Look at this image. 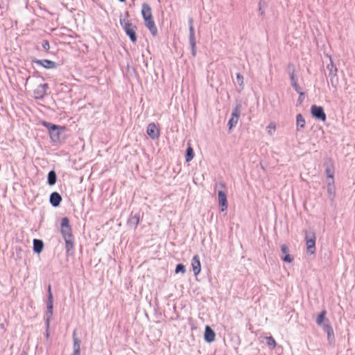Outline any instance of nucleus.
<instances>
[{"label": "nucleus", "mask_w": 355, "mask_h": 355, "mask_svg": "<svg viewBox=\"0 0 355 355\" xmlns=\"http://www.w3.org/2000/svg\"><path fill=\"white\" fill-rule=\"evenodd\" d=\"M130 17V14L128 11L125 13V17H123L121 15L119 17L120 25L123 27L126 35L129 37L130 40L133 43L136 44L137 42V35L136 31L137 27L132 24L130 20L127 19Z\"/></svg>", "instance_id": "nucleus-1"}, {"label": "nucleus", "mask_w": 355, "mask_h": 355, "mask_svg": "<svg viewBox=\"0 0 355 355\" xmlns=\"http://www.w3.org/2000/svg\"><path fill=\"white\" fill-rule=\"evenodd\" d=\"M60 232L65 241L66 249L67 252H69L73 248L74 242L72 230L69 225V220L67 217L62 219Z\"/></svg>", "instance_id": "nucleus-2"}, {"label": "nucleus", "mask_w": 355, "mask_h": 355, "mask_svg": "<svg viewBox=\"0 0 355 355\" xmlns=\"http://www.w3.org/2000/svg\"><path fill=\"white\" fill-rule=\"evenodd\" d=\"M42 124L48 128L50 138L53 142H58L60 139V134L61 131L64 130L63 127L58 126L57 125H54L46 121H43Z\"/></svg>", "instance_id": "nucleus-3"}, {"label": "nucleus", "mask_w": 355, "mask_h": 355, "mask_svg": "<svg viewBox=\"0 0 355 355\" xmlns=\"http://www.w3.org/2000/svg\"><path fill=\"white\" fill-rule=\"evenodd\" d=\"M189 23V44L191 46V55L193 57H196L197 54V49H196V37H195V31L193 27V19L192 17H189L188 20Z\"/></svg>", "instance_id": "nucleus-4"}, {"label": "nucleus", "mask_w": 355, "mask_h": 355, "mask_svg": "<svg viewBox=\"0 0 355 355\" xmlns=\"http://www.w3.org/2000/svg\"><path fill=\"white\" fill-rule=\"evenodd\" d=\"M49 87L47 83L40 84L36 89L33 90L34 98L37 102L42 104L40 101H43V98L46 95L47 90Z\"/></svg>", "instance_id": "nucleus-5"}, {"label": "nucleus", "mask_w": 355, "mask_h": 355, "mask_svg": "<svg viewBox=\"0 0 355 355\" xmlns=\"http://www.w3.org/2000/svg\"><path fill=\"white\" fill-rule=\"evenodd\" d=\"M31 60L32 62L35 63L46 69H55L59 65L55 62L48 59L39 60L35 57H31Z\"/></svg>", "instance_id": "nucleus-6"}, {"label": "nucleus", "mask_w": 355, "mask_h": 355, "mask_svg": "<svg viewBox=\"0 0 355 355\" xmlns=\"http://www.w3.org/2000/svg\"><path fill=\"white\" fill-rule=\"evenodd\" d=\"M315 235L314 233L306 234V245L309 253L313 254L315 251Z\"/></svg>", "instance_id": "nucleus-7"}, {"label": "nucleus", "mask_w": 355, "mask_h": 355, "mask_svg": "<svg viewBox=\"0 0 355 355\" xmlns=\"http://www.w3.org/2000/svg\"><path fill=\"white\" fill-rule=\"evenodd\" d=\"M144 24L149 30L153 37H156L158 34L157 28L153 19V17L144 19Z\"/></svg>", "instance_id": "nucleus-8"}, {"label": "nucleus", "mask_w": 355, "mask_h": 355, "mask_svg": "<svg viewBox=\"0 0 355 355\" xmlns=\"http://www.w3.org/2000/svg\"><path fill=\"white\" fill-rule=\"evenodd\" d=\"M146 132L153 139H158L159 137V130L154 123H151L148 125Z\"/></svg>", "instance_id": "nucleus-9"}, {"label": "nucleus", "mask_w": 355, "mask_h": 355, "mask_svg": "<svg viewBox=\"0 0 355 355\" xmlns=\"http://www.w3.org/2000/svg\"><path fill=\"white\" fill-rule=\"evenodd\" d=\"M191 266L195 275H198L201 271V264L199 257L195 255L191 261Z\"/></svg>", "instance_id": "nucleus-10"}, {"label": "nucleus", "mask_w": 355, "mask_h": 355, "mask_svg": "<svg viewBox=\"0 0 355 355\" xmlns=\"http://www.w3.org/2000/svg\"><path fill=\"white\" fill-rule=\"evenodd\" d=\"M218 203L221 207V211H224L227 209V200L226 194L222 191H218Z\"/></svg>", "instance_id": "nucleus-11"}, {"label": "nucleus", "mask_w": 355, "mask_h": 355, "mask_svg": "<svg viewBox=\"0 0 355 355\" xmlns=\"http://www.w3.org/2000/svg\"><path fill=\"white\" fill-rule=\"evenodd\" d=\"M141 13L143 19L153 17L152 9L148 3H142Z\"/></svg>", "instance_id": "nucleus-12"}, {"label": "nucleus", "mask_w": 355, "mask_h": 355, "mask_svg": "<svg viewBox=\"0 0 355 355\" xmlns=\"http://www.w3.org/2000/svg\"><path fill=\"white\" fill-rule=\"evenodd\" d=\"M281 250L284 256L282 257V260L287 263H291L293 260V258L289 254V250L286 245H281Z\"/></svg>", "instance_id": "nucleus-13"}, {"label": "nucleus", "mask_w": 355, "mask_h": 355, "mask_svg": "<svg viewBox=\"0 0 355 355\" xmlns=\"http://www.w3.org/2000/svg\"><path fill=\"white\" fill-rule=\"evenodd\" d=\"M205 339L209 343L213 342L215 340V333L209 326H207L205 328Z\"/></svg>", "instance_id": "nucleus-14"}, {"label": "nucleus", "mask_w": 355, "mask_h": 355, "mask_svg": "<svg viewBox=\"0 0 355 355\" xmlns=\"http://www.w3.org/2000/svg\"><path fill=\"white\" fill-rule=\"evenodd\" d=\"M329 58V63L327 64V69L329 71L328 76H331L337 74L338 69L336 66L334 64L331 57Z\"/></svg>", "instance_id": "nucleus-15"}, {"label": "nucleus", "mask_w": 355, "mask_h": 355, "mask_svg": "<svg viewBox=\"0 0 355 355\" xmlns=\"http://www.w3.org/2000/svg\"><path fill=\"white\" fill-rule=\"evenodd\" d=\"M61 200L62 197L58 193L53 192L51 194L50 202L53 206L58 207L60 205Z\"/></svg>", "instance_id": "nucleus-16"}, {"label": "nucleus", "mask_w": 355, "mask_h": 355, "mask_svg": "<svg viewBox=\"0 0 355 355\" xmlns=\"http://www.w3.org/2000/svg\"><path fill=\"white\" fill-rule=\"evenodd\" d=\"M140 218L138 214L130 215L128 220V225L132 226L134 229H136L139 224Z\"/></svg>", "instance_id": "nucleus-17"}, {"label": "nucleus", "mask_w": 355, "mask_h": 355, "mask_svg": "<svg viewBox=\"0 0 355 355\" xmlns=\"http://www.w3.org/2000/svg\"><path fill=\"white\" fill-rule=\"evenodd\" d=\"M44 248V243L42 241L39 239L33 240V250L37 253H40Z\"/></svg>", "instance_id": "nucleus-18"}, {"label": "nucleus", "mask_w": 355, "mask_h": 355, "mask_svg": "<svg viewBox=\"0 0 355 355\" xmlns=\"http://www.w3.org/2000/svg\"><path fill=\"white\" fill-rule=\"evenodd\" d=\"M330 165L327 166L325 169V173L329 178L331 179V180H334V164L331 162V160H329Z\"/></svg>", "instance_id": "nucleus-19"}, {"label": "nucleus", "mask_w": 355, "mask_h": 355, "mask_svg": "<svg viewBox=\"0 0 355 355\" xmlns=\"http://www.w3.org/2000/svg\"><path fill=\"white\" fill-rule=\"evenodd\" d=\"M239 116L237 114V112H233L231 119L229 120L228 125L230 129H232L233 127H234L239 121Z\"/></svg>", "instance_id": "nucleus-20"}, {"label": "nucleus", "mask_w": 355, "mask_h": 355, "mask_svg": "<svg viewBox=\"0 0 355 355\" xmlns=\"http://www.w3.org/2000/svg\"><path fill=\"white\" fill-rule=\"evenodd\" d=\"M194 157V153L193 150L191 146V144H189V146L187 149V153H186V162H189L191 161Z\"/></svg>", "instance_id": "nucleus-21"}, {"label": "nucleus", "mask_w": 355, "mask_h": 355, "mask_svg": "<svg viewBox=\"0 0 355 355\" xmlns=\"http://www.w3.org/2000/svg\"><path fill=\"white\" fill-rule=\"evenodd\" d=\"M329 77L330 83H331L332 87H334L335 90H337L338 84H339V80H338V75L336 74V75L329 76Z\"/></svg>", "instance_id": "nucleus-22"}, {"label": "nucleus", "mask_w": 355, "mask_h": 355, "mask_svg": "<svg viewBox=\"0 0 355 355\" xmlns=\"http://www.w3.org/2000/svg\"><path fill=\"white\" fill-rule=\"evenodd\" d=\"M57 176L55 171H51L48 174V182L50 185H53L56 182Z\"/></svg>", "instance_id": "nucleus-23"}, {"label": "nucleus", "mask_w": 355, "mask_h": 355, "mask_svg": "<svg viewBox=\"0 0 355 355\" xmlns=\"http://www.w3.org/2000/svg\"><path fill=\"white\" fill-rule=\"evenodd\" d=\"M326 314H327V311L325 310H323L318 315L317 320H316V323L318 325H321L323 323V322L326 320Z\"/></svg>", "instance_id": "nucleus-24"}, {"label": "nucleus", "mask_w": 355, "mask_h": 355, "mask_svg": "<svg viewBox=\"0 0 355 355\" xmlns=\"http://www.w3.org/2000/svg\"><path fill=\"white\" fill-rule=\"evenodd\" d=\"M266 6V3L264 0H260L259 1V12L261 16H263L265 15Z\"/></svg>", "instance_id": "nucleus-25"}, {"label": "nucleus", "mask_w": 355, "mask_h": 355, "mask_svg": "<svg viewBox=\"0 0 355 355\" xmlns=\"http://www.w3.org/2000/svg\"><path fill=\"white\" fill-rule=\"evenodd\" d=\"M267 345L272 349L276 347L277 343L275 340L272 336H268L266 338Z\"/></svg>", "instance_id": "nucleus-26"}, {"label": "nucleus", "mask_w": 355, "mask_h": 355, "mask_svg": "<svg viewBox=\"0 0 355 355\" xmlns=\"http://www.w3.org/2000/svg\"><path fill=\"white\" fill-rule=\"evenodd\" d=\"M327 190L331 195L335 193L334 180H330L327 184Z\"/></svg>", "instance_id": "nucleus-27"}, {"label": "nucleus", "mask_w": 355, "mask_h": 355, "mask_svg": "<svg viewBox=\"0 0 355 355\" xmlns=\"http://www.w3.org/2000/svg\"><path fill=\"white\" fill-rule=\"evenodd\" d=\"M313 114V116L315 117L317 119L325 121L326 119V115L325 112H311Z\"/></svg>", "instance_id": "nucleus-28"}, {"label": "nucleus", "mask_w": 355, "mask_h": 355, "mask_svg": "<svg viewBox=\"0 0 355 355\" xmlns=\"http://www.w3.org/2000/svg\"><path fill=\"white\" fill-rule=\"evenodd\" d=\"M297 125L300 128H304L305 125V120L300 114L297 116Z\"/></svg>", "instance_id": "nucleus-29"}, {"label": "nucleus", "mask_w": 355, "mask_h": 355, "mask_svg": "<svg viewBox=\"0 0 355 355\" xmlns=\"http://www.w3.org/2000/svg\"><path fill=\"white\" fill-rule=\"evenodd\" d=\"M243 79V76L240 73H236V80L241 89H243L244 86Z\"/></svg>", "instance_id": "nucleus-30"}, {"label": "nucleus", "mask_w": 355, "mask_h": 355, "mask_svg": "<svg viewBox=\"0 0 355 355\" xmlns=\"http://www.w3.org/2000/svg\"><path fill=\"white\" fill-rule=\"evenodd\" d=\"M276 130V125L274 123H271L267 127L268 133L270 135H273Z\"/></svg>", "instance_id": "nucleus-31"}, {"label": "nucleus", "mask_w": 355, "mask_h": 355, "mask_svg": "<svg viewBox=\"0 0 355 355\" xmlns=\"http://www.w3.org/2000/svg\"><path fill=\"white\" fill-rule=\"evenodd\" d=\"M305 96H306V94H305V93L304 92L299 93V97H298V99H297V101L296 106H298V105H301L302 103V102L305 99Z\"/></svg>", "instance_id": "nucleus-32"}, {"label": "nucleus", "mask_w": 355, "mask_h": 355, "mask_svg": "<svg viewBox=\"0 0 355 355\" xmlns=\"http://www.w3.org/2000/svg\"><path fill=\"white\" fill-rule=\"evenodd\" d=\"M53 295H50V297H49L48 299V305H47V308H48V310L49 311L52 313V311H53Z\"/></svg>", "instance_id": "nucleus-33"}, {"label": "nucleus", "mask_w": 355, "mask_h": 355, "mask_svg": "<svg viewBox=\"0 0 355 355\" xmlns=\"http://www.w3.org/2000/svg\"><path fill=\"white\" fill-rule=\"evenodd\" d=\"M288 76L291 80V85L297 83L295 74L293 71H288Z\"/></svg>", "instance_id": "nucleus-34"}, {"label": "nucleus", "mask_w": 355, "mask_h": 355, "mask_svg": "<svg viewBox=\"0 0 355 355\" xmlns=\"http://www.w3.org/2000/svg\"><path fill=\"white\" fill-rule=\"evenodd\" d=\"M180 272H181L182 273L185 272L184 266L183 264H182V263L178 264L177 266H176V268H175V272L176 273H178Z\"/></svg>", "instance_id": "nucleus-35"}, {"label": "nucleus", "mask_w": 355, "mask_h": 355, "mask_svg": "<svg viewBox=\"0 0 355 355\" xmlns=\"http://www.w3.org/2000/svg\"><path fill=\"white\" fill-rule=\"evenodd\" d=\"M42 46L46 51H49L50 49V44L48 40H44L42 42Z\"/></svg>", "instance_id": "nucleus-36"}, {"label": "nucleus", "mask_w": 355, "mask_h": 355, "mask_svg": "<svg viewBox=\"0 0 355 355\" xmlns=\"http://www.w3.org/2000/svg\"><path fill=\"white\" fill-rule=\"evenodd\" d=\"M291 85L295 89V91L296 92H297L298 94L300 92H303L302 87L298 85L297 83H293V84H292Z\"/></svg>", "instance_id": "nucleus-37"}, {"label": "nucleus", "mask_w": 355, "mask_h": 355, "mask_svg": "<svg viewBox=\"0 0 355 355\" xmlns=\"http://www.w3.org/2000/svg\"><path fill=\"white\" fill-rule=\"evenodd\" d=\"M286 70H287V72L288 73V71H293V73L295 72V64L293 63V62H289L288 64H287V67H286Z\"/></svg>", "instance_id": "nucleus-38"}, {"label": "nucleus", "mask_w": 355, "mask_h": 355, "mask_svg": "<svg viewBox=\"0 0 355 355\" xmlns=\"http://www.w3.org/2000/svg\"><path fill=\"white\" fill-rule=\"evenodd\" d=\"M309 111H324L323 107L313 105Z\"/></svg>", "instance_id": "nucleus-39"}, {"label": "nucleus", "mask_w": 355, "mask_h": 355, "mask_svg": "<svg viewBox=\"0 0 355 355\" xmlns=\"http://www.w3.org/2000/svg\"><path fill=\"white\" fill-rule=\"evenodd\" d=\"M74 344H75V347H76L75 351L78 354V353H79V341L78 340L77 338H74Z\"/></svg>", "instance_id": "nucleus-40"}, {"label": "nucleus", "mask_w": 355, "mask_h": 355, "mask_svg": "<svg viewBox=\"0 0 355 355\" xmlns=\"http://www.w3.org/2000/svg\"><path fill=\"white\" fill-rule=\"evenodd\" d=\"M325 328L327 331L328 336H329L331 334H333V330L332 328L329 324L325 325Z\"/></svg>", "instance_id": "nucleus-41"}, {"label": "nucleus", "mask_w": 355, "mask_h": 355, "mask_svg": "<svg viewBox=\"0 0 355 355\" xmlns=\"http://www.w3.org/2000/svg\"><path fill=\"white\" fill-rule=\"evenodd\" d=\"M33 76L34 77H37V78H41L42 80H44V78H43L42 76H41V74L40 73L39 71H37V70H35L33 73Z\"/></svg>", "instance_id": "nucleus-42"}, {"label": "nucleus", "mask_w": 355, "mask_h": 355, "mask_svg": "<svg viewBox=\"0 0 355 355\" xmlns=\"http://www.w3.org/2000/svg\"><path fill=\"white\" fill-rule=\"evenodd\" d=\"M50 295H52V293H51V286L49 285L48 286V298L50 297Z\"/></svg>", "instance_id": "nucleus-43"}, {"label": "nucleus", "mask_w": 355, "mask_h": 355, "mask_svg": "<svg viewBox=\"0 0 355 355\" xmlns=\"http://www.w3.org/2000/svg\"><path fill=\"white\" fill-rule=\"evenodd\" d=\"M241 109V105H236L233 111H239Z\"/></svg>", "instance_id": "nucleus-44"}]
</instances>
